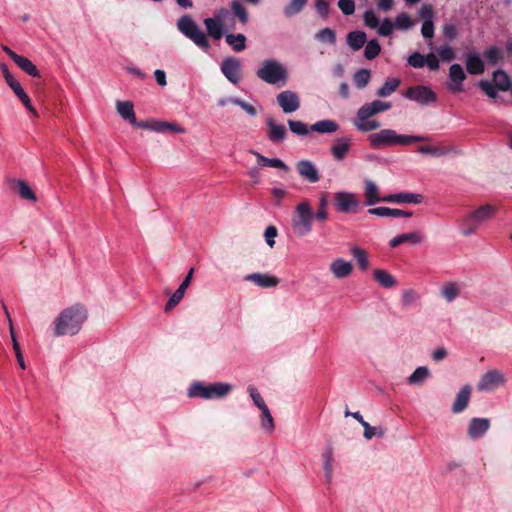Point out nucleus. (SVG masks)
I'll return each instance as SVG.
<instances>
[{
  "instance_id": "obj_1",
  "label": "nucleus",
  "mask_w": 512,
  "mask_h": 512,
  "mask_svg": "<svg viewBox=\"0 0 512 512\" xmlns=\"http://www.w3.org/2000/svg\"><path fill=\"white\" fill-rule=\"evenodd\" d=\"M204 25L207 29V34L190 15L181 16L176 23L177 29L181 34L191 40L198 48L207 51L210 48L208 36L214 40H220L225 26L210 17L204 19Z\"/></svg>"
},
{
  "instance_id": "obj_2",
  "label": "nucleus",
  "mask_w": 512,
  "mask_h": 512,
  "mask_svg": "<svg viewBox=\"0 0 512 512\" xmlns=\"http://www.w3.org/2000/svg\"><path fill=\"white\" fill-rule=\"evenodd\" d=\"M87 317V310L80 304L63 309L54 319V335L60 337L78 334Z\"/></svg>"
},
{
  "instance_id": "obj_3",
  "label": "nucleus",
  "mask_w": 512,
  "mask_h": 512,
  "mask_svg": "<svg viewBox=\"0 0 512 512\" xmlns=\"http://www.w3.org/2000/svg\"><path fill=\"white\" fill-rule=\"evenodd\" d=\"M429 138L421 135H399L393 129H382L377 133L370 134L368 141L371 147L377 149L384 146L392 145H410L414 142L428 141Z\"/></svg>"
},
{
  "instance_id": "obj_4",
  "label": "nucleus",
  "mask_w": 512,
  "mask_h": 512,
  "mask_svg": "<svg viewBox=\"0 0 512 512\" xmlns=\"http://www.w3.org/2000/svg\"><path fill=\"white\" fill-rule=\"evenodd\" d=\"M315 219L312 206L307 199L300 201L291 217V227L297 237H305L312 231Z\"/></svg>"
},
{
  "instance_id": "obj_5",
  "label": "nucleus",
  "mask_w": 512,
  "mask_h": 512,
  "mask_svg": "<svg viewBox=\"0 0 512 512\" xmlns=\"http://www.w3.org/2000/svg\"><path fill=\"white\" fill-rule=\"evenodd\" d=\"M496 207L486 204L470 211L461 219V234L471 236L477 232L480 225L489 221L496 213Z\"/></svg>"
},
{
  "instance_id": "obj_6",
  "label": "nucleus",
  "mask_w": 512,
  "mask_h": 512,
  "mask_svg": "<svg viewBox=\"0 0 512 512\" xmlns=\"http://www.w3.org/2000/svg\"><path fill=\"white\" fill-rule=\"evenodd\" d=\"M256 75L259 79L270 85L283 86L288 79L286 67L275 59H266L261 64Z\"/></svg>"
},
{
  "instance_id": "obj_7",
  "label": "nucleus",
  "mask_w": 512,
  "mask_h": 512,
  "mask_svg": "<svg viewBox=\"0 0 512 512\" xmlns=\"http://www.w3.org/2000/svg\"><path fill=\"white\" fill-rule=\"evenodd\" d=\"M233 389L231 384L225 382H216L205 385L201 382L193 383L188 389V396L191 398H201L211 400L214 398H223Z\"/></svg>"
},
{
  "instance_id": "obj_8",
  "label": "nucleus",
  "mask_w": 512,
  "mask_h": 512,
  "mask_svg": "<svg viewBox=\"0 0 512 512\" xmlns=\"http://www.w3.org/2000/svg\"><path fill=\"white\" fill-rule=\"evenodd\" d=\"M506 374L498 368L487 369L479 378L476 389L481 393H491L507 384Z\"/></svg>"
},
{
  "instance_id": "obj_9",
  "label": "nucleus",
  "mask_w": 512,
  "mask_h": 512,
  "mask_svg": "<svg viewBox=\"0 0 512 512\" xmlns=\"http://www.w3.org/2000/svg\"><path fill=\"white\" fill-rule=\"evenodd\" d=\"M139 128L156 133H185V129L176 122H167L157 119H150L139 123Z\"/></svg>"
},
{
  "instance_id": "obj_10",
  "label": "nucleus",
  "mask_w": 512,
  "mask_h": 512,
  "mask_svg": "<svg viewBox=\"0 0 512 512\" xmlns=\"http://www.w3.org/2000/svg\"><path fill=\"white\" fill-rule=\"evenodd\" d=\"M404 96L420 105H428L437 100L435 92L424 85H417L408 88Z\"/></svg>"
},
{
  "instance_id": "obj_11",
  "label": "nucleus",
  "mask_w": 512,
  "mask_h": 512,
  "mask_svg": "<svg viewBox=\"0 0 512 512\" xmlns=\"http://www.w3.org/2000/svg\"><path fill=\"white\" fill-rule=\"evenodd\" d=\"M334 202L337 210L341 213H353L360 205L357 196L348 191L336 192L334 194Z\"/></svg>"
},
{
  "instance_id": "obj_12",
  "label": "nucleus",
  "mask_w": 512,
  "mask_h": 512,
  "mask_svg": "<svg viewBox=\"0 0 512 512\" xmlns=\"http://www.w3.org/2000/svg\"><path fill=\"white\" fill-rule=\"evenodd\" d=\"M276 100L285 114L293 113L300 108V97L292 90H284L280 92L277 95Z\"/></svg>"
},
{
  "instance_id": "obj_13",
  "label": "nucleus",
  "mask_w": 512,
  "mask_h": 512,
  "mask_svg": "<svg viewBox=\"0 0 512 512\" xmlns=\"http://www.w3.org/2000/svg\"><path fill=\"white\" fill-rule=\"evenodd\" d=\"M221 72L233 84L241 79V62L235 57H227L221 63Z\"/></svg>"
},
{
  "instance_id": "obj_14",
  "label": "nucleus",
  "mask_w": 512,
  "mask_h": 512,
  "mask_svg": "<svg viewBox=\"0 0 512 512\" xmlns=\"http://www.w3.org/2000/svg\"><path fill=\"white\" fill-rule=\"evenodd\" d=\"M466 79V74L460 64H453L449 68V83L448 88L453 93H460L463 91V81Z\"/></svg>"
},
{
  "instance_id": "obj_15",
  "label": "nucleus",
  "mask_w": 512,
  "mask_h": 512,
  "mask_svg": "<svg viewBox=\"0 0 512 512\" xmlns=\"http://www.w3.org/2000/svg\"><path fill=\"white\" fill-rule=\"evenodd\" d=\"M371 115L362 107L357 111L356 119L353 121L354 126L358 131L368 132L380 127L377 120L371 119Z\"/></svg>"
},
{
  "instance_id": "obj_16",
  "label": "nucleus",
  "mask_w": 512,
  "mask_h": 512,
  "mask_svg": "<svg viewBox=\"0 0 512 512\" xmlns=\"http://www.w3.org/2000/svg\"><path fill=\"white\" fill-rule=\"evenodd\" d=\"M298 174L309 183H316L320 180V174L316 165L309 160H301L296 163Z\"/></svg>"
},
{
  "instance_id": "obj_17",
  "label": "nucleus",
  "mask_w": 512,
  "mask_h": 512,
  "mask_svg": "<svg viewBox=\"0 0 512 512\" xmlns=\"http://www.w3.org/2000/svg\"><path fill=\"white\" fill-rule=\"evenodd\" d=\"M330 272L336 279L349 277L354 270L353 264L343 258H335L329 265Z\"/></svg>"
},
{
  "instance_id": "obj_18",
  "label": "nucleus",
  "mask_w": 512,
  "mask_h": 512,
  "mask_svg": "<svg viewBox=\"0 0 512 512\" xmlns=\"http://www.w3.org/2000/svg\"><path fill=\"white\" fill-rule=\"evenodd\" d=\"M490 428V420L487 418H472L468 426V436L473 439L483 437Z\"/></svg>"
},
{
  "instance_id": "obj_19",
  "label": "nucleus",
  "mask_w": 512,
  "mask_h": 512,
  "mask_svg": "<svg viewBox=\"0 0 512 512\" xmlns=\"http://www.w3.org/2000/svg\"><path fill=\"white\" fill-rule=\"evenodd\" d=\"M192 275H193V269H191L189 271V273L187 274L185 279L180 284L179 288L169 298L168 302L165 305L166 312L172 310L180 303V301L182 300V298L185 294L186 289L189 287V285L191 283Z\"/></svg>"
},
{
  "instance_id": "obj_20",
  "label": "nucleus",
  "mask_w": 512,
  "mask_h": 512,
  "mask_svg": "<svg viewBox=\"0 0 512 512\" xmlns=\"http://www.w3.org/2000/svg\"><path fill=\"white\" fill-rule=\"evenodd\" d=\"M245 281L254 283L261 288H271L279 284V279L266 273H251L244 276Z\"/></svg>"
},
{
  "instance_id": "obj_21",
  "label": "nucleus",
  "mask_w": 512,
  "mask_h": 512,
  "mask_svg": "<svg viewBox=\"0 0 512 512\" xmlns=\"http://www.w3.org/2000/svg\"><path fill=\"white\" fill-rule=\"evenodd\" d=\"M268 127L267 137L272 143H279L285 140L287 130L283 124H278L273 118H267Z\"/></svg>"
},
{
  "instance_id": "obj_22",
  "label": "nucleus",
  "mask_w": 512,
  "mask_h": 512,
  "mask_svg": "<svg viewBox=\"0 0 512 512\" xmlns=\"http://www.w3.org/2000/svg\"><path fill=\"white\" fill-rule=\"evenodd\" d=\"M364 198L366 206H373L380 202L381 193L379 186L370 179L364 180Z\"/></svg>"
},
{
  "instance_id": "obj_23",
  "label": "nucleus",
  "mask_w": 512,
  "mask_h": 512,
  "mask_svg": "<svg viewBox=\"0 0 512 512\" xmlns=\"http://www.w3.org/2000/svg\"><path fill=\"white\" fill-rule=\"evenodd\" d=\"M470 397L471 387L470 385L466 384L457 393L455 400L452 404V412L454 414H459L463 412L469 404Z\"/></svg>"
},
{
  "instance_id": "obj_24",
  "label": "nucleus",
  "mask_w": 512,
  "mask_h": 512,
  "mask_svg": "<svg viewBox=\"0 0 512 512\" xmlns=\"http://www.w3.org/2000/svg\"><path fill=\"white\" fill-rule=\"evenodd\" d=\"M116 110L117 113L124 119L129 121V123L133 126L139 127V123L137 122L134 105L131 101H117L116 102Z\"/></svg>"
},
{
  "instance_id": "obj_25",
  "label": "nucleus",
  "mask_w": 512,
  "mask_h": 512,
  "mask_svg": "<svg viewBox=\"0 0 512 512\" xmlns=\"http://www.w3.org/2000/svg\"><path fill=\"white\" fill-rule=\"evenodd\" d=\"M351 145V138L341 137L334 141L331 146V154L337 161H341L345 158Z\"/></svg>"
},
{
  "instance_id": "obj_26",
  "label": "nucleus",
  "mask_w": 512,
  "mask_h": 512,
  "mask_svg": "<svg viewBox=\"0 0 512 512\" xmlns=\"http://www.w3.org/2000/svg\"><path fill=\"white\" fill-rule=\"evenodd\" d=\"M423 235L418 231L404 233L392 238L389 242L391 248H395L403 243L420 244L423 242Z\"/></svg>"
},
{
  "instance_id": "obj_27",
  "label": "nucleus",
  "mask_w": 512,
  "mask_h": 512,
  "mask_svg": "<svg viewBox=\"0 0 512 512\" xmlns=\"http://www.w3.org/2000/svg\"><path fill=\"white\" fill-rule=\"evenodd\" d=\"M250 153L256 157L260 167H272L284 170L285 172L289 171V167L279 158H267L256 150H251Z\"/></svg>"
},
{
  "instance_id": "obj_28",
  "label": "nucleus",
  "mask_w": 512,
  "mask_h": 512,
  "mask_svg": "<svg viewBox=\"0 0 512 512\" xmlns=\"http://www.w3.org/2000/svg\"><path fill=\"white\" fill-rule=\"evenodd\" d=\"M373 278L385 289L393 288L397 285L395 277L385 269H375L373 271Z\"/></svg>"
},
{
  "instance_id": "obj_29",
  "label": "nucleus",
  "mask_w": 512,
  "mask_h": 512,
  "mask_svg": "<svg viewBox=\"0 0 512 512\" xmlns=\"http://www.w3.org/2000/svg\"><path fill=\"white\" fill-rule=\"evenodd\" d=\"M440 295L446 302L451 303L460 295V286L456 282L449 281L442 285Z\"/></svg>"
},
{
  "instance_id": "obj_30",
  "label": "nucleus",
  "mask_w": 512,
  "mask_h": 512,
  "mask_svg": "<svg viewBox=\"0 0 512 512\" xmlns=\"http://www.w3.org/2000/svg\"><path fill=\"white\" fill-rule=\"evenodd\" d=\"M311 131L318 132L321 134H331L339 129V125L336 121L331 119H325L318 121L311 125L310 127Z\"/></svg>"
},
{
  "instance_id": "obj_31",
  "label": "nucleus",
  "mask_w": 512,
  "mask_h": 512,
  "mask_svg": "<svg viewBox=\"0 0 512 512\" xmlns=\"http://www.w3.org/2000/svg\"><path fill=\"white\" fill-rule=\"evenodd\" d=\"M466 67L470 74H481L484 71V64L479 54L469 53L466 56Z\"/></svg>"
},
{
  "instance_id": "obj_32",
  "label": "nucleus",
  "mask_w": 512,
  "mask_h": 512,
  "mask_svg": "<svg viewBox=\"0 0 512 512\" xmlns=\"http://www.w3.org/2000/svg\"><path fill=\"white\" fill-rule=\"evenodd\" d=\"M350 252L353 258L356 260L359 269L361 271H367L370 267L368 253L358 246H353L350 249Z\"/></svg>"
},
{
  "instance_id": "obj_33",
  "label": "nucleus",
  "mask_w": 512,
  "mask_h": 512,
  "mask_svg": "<svg viewBox=\"0 0 512 512\" xmlns=\"http://www.w3.org/2000/svg\"><path fill=\"white\" fill-rule=\"evenodd\" d=\"M366 40L367 37L363 31H352L347 35V44L354 51L361 49L366 43Z\"/></svg>"
},
{
  "instance_id": "obj_34",
  "label": "nucleus",
  "mask_w": 512,
  "mask_h": 512,
  "mask_svg": "<svg viewBox=\"0 0 512 512\" xmlns=\"http://www.w3.org/2000/svg\"><path fill=\"white\" fill-rule=\"evenodd\" d=\"M14 185H15V190L17 191V193L19 194V196L22 199H25V200H28L31 202L37 201L36 194L31 189V187L28 185L27 182H25L24 180H16L14 182Z\"/></svg>"
},
{
  "instance_id": "obj_35",
  "label": "nucleus",
  "mask_w": 512,
  "mask_h": 512,
  "mask_svg": "<svg viewBox=\"0 0 512 512\" xmlns=\"http://www.w3.org/2000/svg\"><path fill=\"white\" fill-rule=\"evenodd\" d=\"M226 43L235 51L241 52L246 47V37L244 34H227L225 36Z\"/></svg>"
},
{
  "instance_id": "obj_36",
  "label": "nucleus",
  "mask_w": 512,
  "mask_h": 512,
  "mask_svg": "<svg viewBox=\"0 0 512 512\" xmlns=\"http://www.w3.org/2000/svg\"><path fill=\"white\" fill-rule=\"evenodd\" d=\"M430 376V371L425 366H420L407 378V382L411 385H420Z\"/></svg>"
},
{
  "instance_id": "obj_37",
  "label": "nucleus",
  "mask_w": 512,
  "mask_h": 512,
  "mask_svg": "<svg viewBox=\"0 0 512 512\" xmlns=\"http://www.w3.org/2000/svg\"><path fill=\"white\" fill-rule=\"evenodd\" d=\"M400 85V80L397 78H389L384 84L376 91L379 97H388L394 93Z\"/></svg>"
},
{
  "instance_id": "obj_38",
  "label": "nucleus",
  "mask_w": 512,
  "mask_h": 512,
  "mask_svg": "<svg viewBox=\"0 0 512 512\" xmlns=\"http://www.w3.org/2000/svg\"><path fill=\"white\" fill-rule=\"evenodd\" d=\"M418 152L422 154L432 155L435 157H440L451 153L452 148L445 146L424 145L419 147Z\"/></svg>"
},
{
  "instance_id": "obj_39",
  "label": "nucleus",
  "mask_w": 512,
  "mask_h": 512,
  "mask_svg": "<svg viewBox=\"0 0 512 512\" xmlns=\"http://www.w3.org/2000/svg\"><path fill=\"white\" fill-rule=\"evenodd\" d=\"M322 459H323V469H324V473H325V478L328 482H330L333 477V463H334V457H333V452H332L331 448L327 449L323 453Z\"/></svg>"
},
{
  "instance_id": "obj_40",
  "label": "nucleus",
  "mask_w": 512,
  "mask_h": 512,
  "mask_svg": "<svg viewBox=\"0 0 512 512\" xmlns=\"http://www.w3.org/2000/svg\"><path fill=\"white\" fill-rule=\"evenodd\" d=\"M17 66L32 77H38L39 71L37 67L26 57L20 56L15 60Z\"/></svg>"
},
{
  "instance_id": "obj_41",
  "label": "nucleus",
  "mask_w": 512,
  "mask_h": 512,
  "mask_svg": "<svg viewBox=\"0 0 512 512\" xmlns=\"http://www.w3.org/2000/svg\"><path fill=\"white\" fill-rule=\"evenodd\" d=\"M361 107L365 109L371 116H374L380 112L389 110L391 108V104L389 102L374 100L373 102L365 104Z\"/></svg>"
},
{
  "instance_id": "obj_42",
  "label": "nucleus",
  "mask_w": 512,
  "mask_h": 512,
  "mask_svg": "<svg viewBox=\"0 0 512 512\" xmlns=\"http://www.w3.org/2000/svg\"><path fill=\"white\" fill-rule=\"evenodd\" d=\"M9 330H10V336H11V340H12L13 349H14V352H15V355L17 358V362L22 369H25L26 365H25L24 358H23V355H22V352L20 349V345L17 341L16 334H15L13 326H12L11 319H9Z\"/></svg>"
},
{
  "instance_id": "obj_43",
  "label": "nucleus",
  "mask_w": 512,
  "mask_h": 512,
  "mask_svg": "<svg viewBox=\"0 0 512 512\" xmlns=\"http://www.w3.org/2000/svg\"><path fill=\"white\" fill-rule=\"evenodd\" d=\"M231 10L242 24H246L248 22V12L239 0H232Z\"/></svg>"
},
{
  "instance_id": "obj_44",
  "label": "nucleus",
  "mask_w": 512,
  "mask_h": 512,
  "mask_svg": "<svg viewBox=\"0 0 512 512\" xmlns=\"http://www.w3.org/2000/svg\"><path fill=\"white\" fill-rule=\"evenodd\" d=\"M261 428L268 432L272 433L275 429L273 417L268 409V407L261 409Z\"/></svg>"
},
{
  "instance_id": "obj_45",
  "label": "nucleus",
  "mask_w": 512,
  "mask_h": 512,
  "mask_svg": "<svg viewBox=\"0 0 512 512\" xmlns=\"http://www.w3.org/2000/svg\"><path fill=\"white\" fill-rule=\"evenodd\" d=\"M371 72L368 69H360L354 74V83L359 88L362 89L366 87L370 81Z\"/></svg>"
},
{
  "instance_id": "obj_46",
  "label": "nucleus",
  "mask_w": 512,
  "mask_h": 512,
  "mask_svg": "<svg viewBox=\"0 0 512 512\" xmlns=\"http://www.w3.org/2000/svg\"><path fill=\"white\" fill-rule=\"evenodd\" d=\"M307 3V0H290V2L284 7L283 12L285 16L291 17L299 13Z\"/></svg>"
},
{
  "instance_id": "obj_47",
  "label": "nucleus",
  "mask_w": 512,
  "mask_h": 512,
  "mask_svg": "<svg viewBox=\"0 0 512 512\" xmlns=\"http://www.w3.org/2000/svg\"><path fill=\"white\" fill-rule=\"evenodd\" d=\"M381 51L379 42L376 39H372L367 42L364 49V56L367 60L376 58Z\"/></svg>"
},
{
  "instance_id": "obj_48",
  "label": "nucleus",
  "mask_w": 512,
  "mask_h": 512,
  "mask_svg": "<svg viewBox=\"0 0 512 512\" xmlns=\"http://www.w3.org/2000/svg\"><path fill=\"white\" fill-rule=\"evenodd\" d=\"M493 81L500 90H508L510 88V79L508 75L501 70L494 72Z\"/></svg>"
},
{
  "instance_id": "obj_49",
  "label": "nucleus",
  "mask_w": 512,
  "mask_h": 512,
  "mask_svg": "<svg viewBox=\"0 0 512 512\" xmlns=\"http://www.w3.org/2000/svg\"><path fill=\"white\" fill-rule=\"evenodd\" d=\"M423 196L417 193L401 192L397 193V203L420 204Z\"/></svg>"
},
{
  "instance_id": "obj_50",
  "label": "nucleus",
  "mask_w": 512,
  "mask_h": 512,
  "mask_svg": "<svg viewBox=\"0 0 512 512\" xmlns=\"http://www.w3.org/2000/svg\"><path fill=\"white\" fill-rule=\"evenodd\" d=\"M288 126L291 132L298 136H306L311 130L307 124L299 120H288Z\"/></svg>"
},
{
  "instance_id": "obj_51",
  "label": "nucleus",
  "mask_w": 512,
  "mask_h": 512,
  "mask_svg": "<svg viewBox=\"0 0 512 512\" xmlns=\"http://www.w3.org/2000/svg\"><path fill=\"white\" fill-rule=\"evenodd\" d=\"M419 300V294L414 289H405L402 291L401 301L404 307H409Z\"/></svg>"
},
{
  "instance_id": "obj_52",
  "label": "nucleus",
  "mask_w": 512,
  "mask_h": 512,
  "mask_svg": "<svg viewBox=\"0 0 512 512\" xmlns=\"http://www.w3.org/2000/svg\"><path fill=\"white\" fill-rule=\"evenodd\" d=\"M316 39H318L321 42L329 43L331 45H334L336 42V34L335 32L330 28H324L321 29L316 34Z\"/></svg>"
},
{
  "instance_id": "obj_53",
  "label": "nucleus",
  "mask_w": 512,
  "mask_h": 512,
  "mask_svg": "<svg viewBox=\"0 0 512 512\" xmlns=\"http://www.w3.org/2000/svg\"><path fill=\"white\" fill-rule=\"evenodd\" d=\"M394 25L398 29L407 30L413 26V22L408 14L400 13L397 15Z\"/></svg>"
},
{
  "instance_id": "obj_54",
  "label": "nucleus",
  "mask_w": 512,
  "mask_h": 512,
  "mask_svg": "<svg viewBox=\"0 0 512 512\" xmlns=\"http://www.w3.org/2000/svg\"><path fill=\"white\" fill-rule=\"evenodd\" d=\"M362 427L364 428V437L367 440H371L376 435H378L379 437L384 436L385 432L381 427H373L368 422L363 423Z\"/></svg>"
},
{
  "instance_id": "obj_55",
  "label": "nucleus",
  "mask_w": 512,
  "mask_h": 512,
  "mask_svg": "<svg viewBox=\"0 0 512 512\" xmlns=\"http://www.w3.org/2000/svg\"><path fill=\"white\" fill-rule=\"evenodd\" d=\"M315 219L319 221H326L328 219L327 212V197L326 195H322L319 202V209L316 214H314Z\"/></svg>"
},
{
  "instance_id": "obj_56",
  "label": "nucleus",
  "mask_w": 512,
  "mask_h": 512,
  "mask_svg": "<svg viewBox=\"0 0 512 512\" xmlns=\"http://www.w3.org/2000/svg\"><path fill=\"white\" fill-rule=\"evenodd\" d=\"M363 20L366 26L372 29H377L380 24V20L376 16L373 10H367L364 12Z\"/></svg>"
},
{
  "instance_id": "obj_57",
  "label": "nucleus",
  "mask_w": 512,
  "mask_h": 512,
  "mask_svg": "<svg viewBox=\"0 0 512 512\" xmlns=\"http://www.w3.org/2000/svg\"><path fill=\"white\" fill-rule=\"evenodd\" d=\"M231 104L239 106L251 117H254L257 115L256 108L253 105L241 100L240 98H233L231 100Z\"/></svg>"
},
{
  "instance_id": "obj_58",
  "label": "nucleus",
  "mask_w": 512,
  "mask_h": 512,
  "mask_svg": "<svg viewBox=\"0 0 512 512\" xmlns=\"http://www.w3.org/2000/svg\"><path fill=\"white\" fill-rule=\"evenodd\" d=\"M248 392L250 394L251 399L253 400V403L261 410L267 407L265 404L264 399L258 392V390L254 386L248 387Z\"/></svg>"
},
{
  "instance_id": "obj_59",
  "label": "nucleus",
  "mask_w": 512,
  "mask_h": 512,
  "mask_svg": "<svg viewBox=\"0 0 512 512\" xmlns=\"http://www.w3.org/2000/svg\"><path fill=\"white\" fill-rule=\"evenodd\" d=\"M485 57L489 63L497 64L503 58V53L500 49L491 47L486 51Z\"/></svg>"
},
{
  "instance_id": "obj_60",
  "label": "nucleus",
  "mask_w": 512,
  "mask_h": 512,
  "mask_svg": "<svg viewBox=\"0 0 512 512\" xmlns=\"http://www.w3.org/2000/svg\"><path fill=\"white\" fill-rule=\"evenodd\" d=\"M395 25L389 19H384L377 27V32L380 36H389L392 34Z\"/></svg>"
},
{
  "instance_id": "obj_61",
  "label": "nucleus",
  "mask_w": 512,
  "mask_h": 512,
  "mask_svg": "<svg viewBox=\"0 0 512 512\" xmlns=\"http://www.w3.org/2000/svg\"><path fill=\"white\" fill-rule=\"evenodd\" d=\"M338 7L346 16L352 15L355 11L354 0H338Z\"/></svg>"
},
{
  "instance_id": "obj_62",
  "label": "nucleus",
  "mask_w": 512,
  "mask_h": 512,
  "mask_svg": "<svg viewBox=\"0 0 512 512\" xmlns=\"http://www.w3.org/2000/svg\"><path fill=\"white\" fill-rule=\"evenodd\" d=\"M408 63L414 68H422L425 65V58L420 53L414 52L409 56Z\"/></svg>"
},
{
  "instance_id": "obj_63",
  "label": "nucleus",
  "mask_w": 512,
  "mask_h": 512,
  "mask_svg": "<svg viewBox=\"0 0 512 512\" xmlns=\"http://www.w3.org/2000/svg\"><path fill=\"white\" fill-rule=\"evenodd\" d=\"M266 243L269 247H273L275 245V238L277 236V229L274 226H268L264 232Z\"/></svg>"
},
{
  "instance_id": "obj_64",
  "label": "nucleus",
  "mask_w": 512,
  "mask_h": 512,
  "mask_svg": "<svg viewBox=\"0 0 512 512\" xmlns=\"http://www.w3.org/2000/svg\"><path fill=\"white\" fill-rule=\"evenodd\" d=\"M421 34L424 38L431 39L434 36V24L432 20L424 21L421 27Z\"/></svg>"
}]
</instances>
